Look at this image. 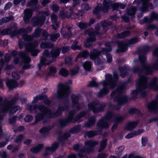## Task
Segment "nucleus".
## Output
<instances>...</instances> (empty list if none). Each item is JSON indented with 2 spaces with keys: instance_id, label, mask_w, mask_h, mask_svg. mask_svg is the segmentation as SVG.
Here are the masks:
<instances>
[{
  "instance_id": "1",
  "label": "nucleus",
  "mask_w": 158,
  "mask_h": 158,
  "mask_svg": "<svg viewBox=\"0 0 158 158\" xmlns=\"http://www.w3.org/2000/svg\"><path fill=\"white\" fill-rule=\"evenodd\" d=\"M148 80V78L145 75L142 74L139 75L138 81L136 83V90H133L131 92L133 96L132 97L133 100L136 99L139 93L143 97L146 96V93L145 90L148 88L153 89L155 91L158 90L157 78L153 77L149 83L147 82Z\"/></svg>"
},
{
  "instance_id": "2",
  "label": "nucleus",
  "mask_w": 158,
  "mask_h": 158,
  "mask_svg": "<svg viewBox=\"0 0 158 158\" xmlns=\"http://www.w3.org/2000/svg\"><path fill=\"white\" fill-rule=\"evenodd\" d=\"M19 100V98L15 96L10 100H4L3 106L0 110V112L2 113H7L9 111L11 114L15 113L20 108L19 106L15 105Z\"/></svg>"
},
{
  "instance_id": "3",
  "label": "nucleus",
  "mask_w": 158,
  "mask_h": 158,
  "mask_svg": "<svg viewBox=\"0 0 158 158\" xmlns=\"http://www.w3.org/2000/svg\"><path fill=\"white\" fill-rule=\"evenodd\" d=\"M46 108L40 111L41 112L35 114V121L31 123V125L36 124L41 121H43V123H45L47 122L48 118H54L51 109L46 107Z\"/></svg>"
},
{
  "instance_id": "4",
  "label": "nucleus",
  "mask_w": 158,
  "mask_h": 158,
  "mask_svg": "<svg viewBox=\"0 0 158 158\" xmlns=\"http://www.w3.org/2000/svg\"><path fill=\"white\" fill-rule=\"evenodd\" d=\"M140 39L137 36L131 38L127 41H117L115 43L117 45V53H123L127 51L128 47L131 45L136 44L140 41Z\"/></svg>"
},
{
  "instance_id": "5",
  "label": "nucleus",
  "mask_w": 158,
  "mask_h": 158,
  "mask_svg": "<svg viewBox=\"0 0 158 158\" xmlns=\"http://www.w3.org/2000/svg\"><path fill=\"white\" fill-rule=\"evenodd\" d=\"M105 78V81H102L100 83L102 85L103 87L97 93V96L99 98H103L109 92V89L107 86H110L114 85L113 83H110L112 79L111 74L108 73L106 74Z\"/></svg>"
},
{
  "instance_id": "6",
  "label": "nucleus",
  "mask_w": 158,
  "mask_h": 158,
  "mask_svg": "<svg viewBox=\"0 0 158 158\" xmlns=\"http://www.w3.org/2000/svg\"><path fill=\"white\" fill-rule=\"evenodd\" d=\"M56 98L60 100L63 99L64 97H69L70 92V87L68 84L62 83L58 84Z\"/></svg>"
},
{
  "instance_id": "7",
  "label": "nucleus",
  "mask_w": 158,
  "mask_h": 158,
  "mask_svg": "<svg viewBox=\"0 0 158 158\" xmlns=\"http://www.w3.org/2000/svg\"><path fill=\"white\" fill-rule=\"evenodd\" d=\"M89 110L94 113L96 114L103 111L106 106L105 102H100L96 101H93L87 105Z\"/></svg>"
},
{
  "instance_id": "8",
  "label": "nucleus",
  "mask_w": 158,
  "mask_h": 158,
  "mask_svg": "<svg viewBox=\"0 0 158 158\" xmlns=\"http://www.w3.org/2000/svg\"><path fill=\"white\" fill-rule=\"evenodd\" d=\"M51 57L50 52L47 49L45 50L43 52V56L41 57L40 63L38 64V69L39 71H40L42 66L49 65L51 63L53 62L52 60L47 61Z\"/></svg>"
},
{
  "instance_id": "9",
  "label": "nucleus",
  "mask_w": 158,
  "mask_h": 158,
  "mask_svg": "<svg viewBox=\"0 0 158 158\" xmlns=\"http://www.w3.org/2000/svg\"><path fill=\"white\" fill-rule=\"evenodd\" d=\"M75 114V111L71 110L68 112V117L65 118H61L59 120L58 123L60 126L62 128L66 127L67 124L74 123L73 117Z\"/></svg>"
},
{
  "instance_id": "10",
  "label": "nucleus",
  "mask_w": 158,
  "mask_h": 158,
  "mask_svg": "<svg viewBox=\"0 0 158 158\" xmlns=\"http://www.w3.org/2000/svg\"><path fill=\"white\" fill-rule=\"evenodd\" d=\"M67 97H64L63 99L62 100H64L65 101L63 103L64 106H59L57 108L56 112H53L52 111V114L54 118L61 116L63 112L66 111L69 109V107L68 105V102L66 99Z\"/></svg>"
},
{
  "instance_id": "11",
  "label": "nucleus",
  "mask_w": 158,
  "mask_h": 158,
  "mask_svg": "<svg viewBox=\"0 0 158 158\" xmlns=\"http://www.w3.org/2000/svg\"><path fill=\"white\" fill-rule=\"evenodd\" d=\"M148 112L158 113V94L156 100H153L148 102L146 105Z\"/></svg>"
},
{
  "instance_id": "12",
  "label": "nucleus",
  "mask_w": 158,
  "mask_h": 158,
  "mask_svg": "<svg viewBox=\"0 0 158 158\" xmlns=\"http://www.w3.org/2000/svg\"><path fill=\"white\" fill-rule=\"evenodd\" d=\"M114 102L117 103V108L120 109L122 106L128 102V98L126 95L118 94L114 97Z\"/></svg>"
},
{
  "instance_id": "13",
  "label": "nucleus",
  "mask_w": 158,
  "mask_h": 158,
  "mask_svg": "<svg viewBox=\"0 0 158 158\" xmlns=\"http://www.w3.org/2000/svg\"><path fill=\"white\" fill-rule=\"evenodd\" d=\"M85 144L89 147L87 148H83L79 149L78 153H83L86 152L87 153L91 152L93 151V148L98 144V142L97 141H94L91 140H89L86 141Z\"/></svg>"
},
{
  "instance_id": "14",
  "label": "nucleus",
  "mask_w": 158,
  "mask_h": 158,
  "mask_svg": "<svg viewBox=\"0 0 158 158\" xmlns=\"http://www.w3.org/2000/svg\"><path fill=\"white\" fill-rule=\"evenodd\" d=\"M35 10V8L32 7L30 9H26L24 11V16L23 17V20L25 24L29 23L30 19L32 15V12Z\"/></svg>"
},
{
  "instance_id": "15",
  "label": "nucleus",
  "mask_w": 158,
  "mask_h": 158,
  "mask_svg": "<svg viewBox=\"0 0 158 158\" xmlns=\"http://www.w3.org/2000/svg\"><path fill=\"white\" fill-rule=\"evenodd\" d=\"M45 22V18L43 16H36L32 18L31 23L34 27L42 26Z\"/></svg>"
},
{
  "instance_id": "16",
  "label": "nucleus",
  "mask_w": 158,
  "mask_h": 158,
  "mask_svg": "<svg viewBox=\"0 0 158 158\" xmlns=\"http://www.w3.org/2000/svg\"><path fill=\"white\" fill-rule=\"evenodd\" d=\"M98 130L101 134L104 128L107 129L109 127V125L106 120L103 118L100 119L97 123Z\"/></svg>"
},
{
  "instance_id": "17",
  "label": "nucleus",
  "mask_w": 158,
  "mask_h": 158,
  "mask_svg": "<svg viewBox=\"0 0 158 158\" xmlns=\"http://www.w3.org/2000/svg\"><path fill=\"white\" fill-rule=\"evenodd\" d=\"M89 35V37L87 38L85 41L84 42V46L86 48L91 47L93 44V43L96 40L95 36L89 32H86Z\"/></svg>"
},
{
  "instance_id": "18",
  "label": "nucleus",
  "mask_w": 158,
  "mask_h": 158,
  "mask_svg": "<svg viewBox=\"0 0 158 158\" xmlns=\"http://www.w3.org/2000/svg\"><path fill=\"white\" fill-rule=\"evenodd\" d=\"M27 110L30 112H32L33 110L38 109L40 111H42L44 109H46V106L43 105L35 104L33 105L27 104L26 106Z\"/></svg>"
},
{
  "instance_id": "19",
  "label": "nucleus",
  "mask_w": 158,
  "mask_h": 158,
  "mask_svg": "<svg viewBox=\"0 0 158 158\" xmlns=\"http://www.w3.org/2000/svg\"><path fill=\"white\" fill-rule=\"evenodd\" d=\"M6 85L9 90H12L18 86L17 81L13 79L7 78L5 81Z\"/></svg>"
},
{
  "instance_id": "20",
  "label": "nucleus",
  "mask_w": 158,
  "mask_h": 158,
  "mask_svg": "<svg viewBox=\"0 0 158 158\" xmlns=\"http://www.w3.org/2000/svg\"><path fill=\"white\" fill-rule=\"evenodd\" d=\"M149 0H146V1L142 2L140 10L142 12L148 11L149 9H153V6L151 2H149Z\"/></svg>"
},
{
  "instance_id": "21",
  "label": "nucleus",
  "mask_w": 158,
  "mask_h": 158,
  "mask_svg": "<svg viewBox=\"0 0 158 158\" xmlns=\"http://www.w3.org/2000/svg\"><path fill=\"white\" fill-rule=\"evenodd\" d=\"M102 53L103 54L102 49L100 51L98 50L97 48H94L89 53L90 59L91 60H95L96 58L99 57Z\"/></svg>"
},
{
  "instance_id": "22",
  "label": "nucleus",
  "mask_w": 158,
  "mask_h": 158,
  "mask_svg": "<svg viewBox=\"0 0 158 158\" xmlns=\"http://www.w3.org/2000/svg\"><path fill=\"white\" fill-rule=\"evenodd\" d=\"M125 87L126 86L124 84H121L116 89L112 91L110 95L111 99H113L114 100V97L116 95V94L117 93L122 92Z\"/></svg>"
},
{
  "instance_id": "23",
  "label": "nucleus",
  "mask_w": 158,
  "mask_h": 158,
  "mask_svg": "<svg viewBox=\"0 0 158 158\" xmlns=\"http://www.w3.org/2000/svg\"><path fill=\"white\" fill-rule=\"evenodd\" d=\"M114 43V42L113 40L110 41H107L106 43L105 46L106 48H102V52H103V54H105L112 51V48L111 44Z\"/></svg>"
},
{
  "instance_id": "24",
  "label": "nucleus",
  "mask_w": 158,
  "mask_h": 158,
  "mask_svg": "<svg viewBox=\"0 0 158 158\" xmlns=\"http://www.w3.org/2000/svg\"><path fill=\"white\" fill-rule=\"evenodd\" d=\"M71 99L73 106L76 107V109L77 110H79L81 109V107L79 103V99L78 97L76 95L74 94L71 96Z\"/></svg>"
},
{
  "instance_id": "25",
  "label": "nucleus",
  "mask_w": 158,
  "mask_h": 158,
  "mask_svg": "<svg viewBox=\"0 0 158 158\" xmlns=\"http://www.w3.org/2000/svg\"><path fill=\"white\" fill-rule=\"evenodd\" d=\"M61 52L60 48H57L52 49L50 52L51 57L52 58V61L54 62V60L57 58L60 55Z\"/></svg>"
},
{
  "instance_id": "26",
  "label": "nucleus",
  "mask_w": 158,
  "mask_h": 158,
  "mask_svg": "<svg viewBox=\"0 0 158 158\" xmlns=\"http://www.w3.org/2000/svg\"><path fill=\"white\" fill-rule=\"evenodd\" d=\"M112 4V1L111 0H104L103 2L102 11L105 13L107 12L109 10L110 7Z\"/></svg>"
},
{
  "instance_id": "27",
  "label": "nucleus",
  "mask_w": 158,
  "mask_h": 158,
  "mask_svg": "<svg viewBox=\"0 0 158 158\" xmlns=\"http://www.w3.org/2000/svg\"><path fill=\"white\" fill-rule=\"evenodd\" d=\"M88 114V112L87 110L81 111L75 116V114L73 117L74 122H78L81 118L86 116Z\"/></svg>"
},
{
  "instance_id": "28",
  "label": "nucleus",
  "mask_w": 158,
  "mask_h": 158,
  "mask_svg": "<svg viewBox=\"0 0 158 158\" xmlns=\"http://www.w3.org/2000/svg\"><path fill=\"white\" fill-rule=\"evenodd\" d=\"M143 129H139L137 131H133L131 132L128 133L125 137L127 139H130L136 135H140L143 132Z\"/></svg>"
},
{
  "instance_id": "29",
  "label": "nucleus",
  "mask_w": 158,
  "mask_h": 158,
  "mask_svg": "<svg viewBox=\"0 0 158 158\" xmlns=\"http://www.w3.org/2000/svg\"><path fill=\"white\" fill-rule=\"evenodd\" d=\"M100 26L101 24L100 23H97L95 27V30L93 31H90L89 30H87L85 31V32H89L95 36L96 35H102V33L100 31Z\"/></svg>"
},
{
  "instance_id": "30",
  "label": "nucleus",
  "mask_w": 158,
  "mask_h": 158,
  "mask_svg": "<svg viewBox=\"0 0 158 158\" xmlns=\"http://www.w3.org/2000/svg\"><path fill=\"white\" fill-rule=\"evenodd\" d=\"M96 121V118L92 116L88 119L87 122L85 124L84 126L88 128L93 127L95 124Z\"/></svg>"
},
{
  "instance_id": "31",
  "label": "nucleus",
  "mask_w": 158,
  "mask_h": 158,
  "mask_svg": "<svg viewBox=\"0 0 158 158\" xmlns=\"http://www.w3.org/2000/svg\"><path fill=\"white\" fill-rule=\"evenodd\" d=\"M130 34L131 32L130 31L127 30L120 33H118L115 36V37L118 39H123L126 37H128Z\"/></svg>"
},
{
  "instance_id": "32",
  "label": "nucleus",
  "mask_w": 158,
  "mask_h": 158,
  "mask_svg": "<svg viewBox=\"0 0 158 158\" xmlns=\"http://www.w3.org/2000/svg\"><path fill=\"white\" fill-rule=\"evenodd\" d=\"M141 69L144 71L145 74L148 75L152 74L155 70L152 67V64L151 66H147L146 64L145 65L141 67Z\"/></svg>"
},
{
  "instance_id": "33",
  "label": "nucleus",
  "mask_w": 158,
  "mask_h": 158,
  "mask_svg": "<svg viewBox=\"0 0 158 158\" xmlns=\"http://www.w3.org/2000/svg\"><path fill=\"white\" fill-rule=\"evenodd\" d=\"M138 124L137 122L130 121L126 125L125 129L129 131H131L134 129Z\"/></svg>"
},
{
  "instance_id": "34",
  "label": "nucleus",
  "mask_w": 158,
  "mask_h": 158,
  "mask_svg": "<svg viewBox=\"0 0 158 158\" xmlns=\"http://www.w3.org/2000/svg\"><path fill=\"white\" fill-rule=\"evenodd\" d=\"M44 145L43 144H38L37 145L30 149V151L34 154H36L39 153L43 148Z\"/></svg>"
},
{
  "instance_id": "35",
  "label": "nucleus",
  "mask_w": 158,
  "mask_h": 158,
  "mask_svg": "<svg viewBox=\"0 0 158 158\" xmlns=\"http://www.w3.org/2000/svg\"><path fill=\"white\" fill-rule=\"evenodd\" d=\"M101 134L98 130L97 131L90 130L85 132V136H87L89 138H91L95 136Z\"/></svg>"
},
{
  "instance_id": "36",
  "label": "nucleus",
  "mask_w": 158,
  "mask_h": 158,
  "mask_svg": "<svg viewBox=\"0 0 158 158\" xmlns=\"http://www.w3.org/2000/svg\"><path fill=\"white\" fill-rule=\"evenodd\" d=\"M119 69L120 73V76L122 78H124L128 75L129 69L125 65L119 68Z\"/></svg>"
},
{
  "instance_id": "37",
  "label": "nucleus",
  "mask_w": 158,
  "mask_h": 158,
  "mask_svg": "<svg viewBox=\"0 0 158 158\" xmlns=\"http://www.w3.org/2000/svg\"><path fill=\"white\" fill-rule=\"evenodd\" d=\"M51 128L49 126H47L41 127L39 130V132L42 135L46 136L49 133Z\"/></svg>"
},
{
  "instance_id": "38",
  "label": "nucleus",
  "mask_w": 158,
  "mask_h": 158,
  "mask_svg": "<svg viewBox=\"0 0 158 158\" xmlns=\"http://www.w3.org/2000/svg\"><path fill=\"white\" fill-rule=\"evenodd\" d=\"M59 143L56 142H55L52 145L51 147H45L46 150L48 151L54 152L58 149Z\"/></svg>"
},
{
  "instance_id": "39",
  "label": "nucleus",
  "mask_w": 158,
  "mask_h": 158,
  "mask_svg": "<svg viewBox=\"0 0 158 158\" xmlns=\"http://www.w3.org/2000/svg\"><path fill=\"white\" fill-rule=\"evenodd\" d=\"M71 136V135L69 131V132H66L64 133L62 136L58 137L57 140L58 141L61 142L70 137Z\"/></svg>"
},
{
  "instance_id": "40",
  "label": "nucleus",
  "mask_w": 158,
  "mask_h": 158,
  "mask_svg": "<svg viewBox=\"0 0 158 158\" xmlns=\"http://www.w3.org/2000/svg\"><path fill=\"white\" fill-rule=\"evenodd\" d=\"M114 113L112 111L108 110L106 113L103 118L106 120H110L113 118Z\"/></svg>"
},
{
  "instance_id": "41",
  "label": "nucleus",
  "mask_w": 158,
  "mask_h": 158,
  "mask_svg": "<svg viewBox=\"0 0 158 158\" xmlns=\"http://www.w3.org/2000/svg\"><path fill=\"white\" fill-rule=\"evenodd\" d=\"M89 56V53L86 50H83L80 52L77 55V58H82L84 59Z\"/></svg>"
},
{
  "instance_id": "42",
  "label": "nucleus",
  "mask_w": 158,
  "mask_h": 158,
  "mask_svg": "<svg viewBox=\"0 0 158 158\" xmlns=\"http://www.w3.org/2000/svg\"><path fill=\"white\" fill-rule=\"evenodd\" d=\"M40 47L41 48H52L53 47V44L50 42H42Z\"/></svg>"
},
{
  "instance_id": "43",
  "label": "nucleus",
  "mask_w": 158,
  "mask_h": 158,
  "mask_svg": "<svg viewBox=\"0 0 158 158\" xmlns=\"http://www.w3.org/2000/svg\"><path fill=\"white\" fill-rule=\"evenodd\" d=\"M81 128V127L80 125H77L71 128L69 130V133L72 134H76L80 132Z\"/></svg>"
},
{
  "instance_id": "44",
  "label": "nucleus",
  "mask_w": 158,
  "mask_h": 158,
  "mask_svg": "<svg viewBox=\"0 0 158 158\" xmlns=\"http://www.w3.org/2000/svg\"><path fill=\"white\" fill-rule=\"evenodd\" d=\"M39 43L36 40L29 42H28L27 45L28 49H31L35 48L38 46Z\"/></svg>"
},
{
  "instance_id": "45",
  "label": "nucleus",
  "mask_w": 158,
  "mask_h": 158,
  "mask_svg": "<svg viewBox=\"0 0 158 158\" xmlns=\"http://www.w3.org/2000/svg\"><path fill=\"white\" fill-rule=\"evenodd\" d=\"M147 19L149 20L150 23L152 22L154 20H158V14L154 11H153L150 14V17H148Z\"/></svg>"
},
{
  "instance_id": "46",
  "label": "nucleus",
  "mask_w": 158,
  "mask_h": 158,
  "mask_svg": "<svg viewBox=\"0 0 158 158\" xmlns=\"http://www.w3.org/2000/svg\"><path fill=\"white\" fill-rule=\"evenodd\" d=\"M136 11V7L133 6L127 10V13L128 16L132 17L135 15Z\"/></svg>"
},
{
  "instance_id": "47",
  "label": "nucleus",
  "mask_w": 158,
  "mask_h": 158,
  "mask_svg": "<svg viewBox=\"0 0 158 158\" xmlns=\"http://www.w3.org/2000/svg\"><path fill=\"white\" fill-rule=\"evenodd\" d=\"M139 58L141 66L145 65L147 57L144 55L139 54Z\"/></svg>"
},
{
  "instance_id": "48",
  "label": "nucleus",
  "mask_w": 158,
  "mask_h": 158,
  "mask_svg": "<svg viewBox=\"0 0 158 158\" xmlns=\"http://www.w3.org/2000/svg\"><path fill=\"white\" fill-rule=\"evenodd\" d=\"M128 113L131 115H132L134 114H139L141 112L140 110L135 108H130L128 110Z\"/></svg>"
},
{
  "instance_id": "49",
  "label": "nucleus",
  "mask_w": 158,
  "mask_h": 158,
  "mask_svg": "<svg viewBox=\"0 0 158 158\" xmlns=\"http://www.w3.org/2000/svg\"><path fill=\"white\" fill-rule=\"evenodd\" d=\"M91 64L89 61H86L82 64L84 69L86 71H89L91 70Z\"/></svg>"
},
{
  "instance_id": "50",
  "label": "nucleus",
  "mask_w": 158,
  "mask_h": 158,
  "mask_svg": "<svg viewBox=\"0 0 158 158\" xmlns=\"http://www.w3.org/2000/svg\"><path fill=\"white\" fill-rule=\"evenodd\" d=\"M150 49V47L149 46L146 45L143 48L139 50L138 51V53L141 54H145L148 52Z\"/></svg>"
},
{
  "instance_id": "51",
  "label": "nucleus",
  "mask_w": 158,
  "mask_h": 158,
  "mask_svg": "<svg viewBox=\"0 0 158 158\" xmlns=\"http://www.w3.org/2000/svg\"><path fill=\"white\" fill-rule=\"evenodd\" d=\"M150 49V47L149 46L146 45L143 48L139 50L138 51V53L141 54H145L148 52Z\"/></svg>"
},
{
  "instance_id": "52",
  "label": "nucleus",
  "mask_w": 158,
  "mask_h": 158,
  "mask_svg": "<svg viewBox=\"0 0 158 158\" xmlns=\"http://www.w3.org/2000/svg\"><path fill=\"white\" fill-rule=\"evenodd\" d=\"M112 80L110 83H113L114 85H110L111 87H114L115 85V82L117 81L119 79L118 76L116 73H114L113 74V78L112 76Z\"/></svg>"
},
{
  "instance_id": "53",
  "label": "nucleus",
  "mask_w": 158,
  "mask_h": 158,
  "mask_svg": "<svg viewBox=\"0 0 158 158\" xmlns=\"http://www.w3.org/2000/svg\"><path fill=\"white\" fill-rule=\"evenodd\" d=\"M32 30V27L28 26L26 29L23 28L19 29V31L22 32V34H27L28 32H31Z\"/></svg>"
},
{
  "instance_id": "54",
  "label": "nucleus",
  "mask_w": 158,
  "mask_h": 158,
  "mask_svg": "<svg viewBox=\"0 0 158 158\" xmlns=\"http://www.w3.org/2000/svg\"><path fill=\"white\" fill-rule=\"evenodd\" d=\"M22 36L24 38V40L27 41L28 43L32 41L33 39L35 38L32 34L31 35H27V34H24L22 35Z\"/></svg>"
},
{
  "instance_id": "55",
  "label": "nucleus",
  "mask_w": 158,
  "mask_h": 158,
  "mask_svg": "<svg viewBox=\"0 0 158 158\" xmlns=\"http://www.w3.org/2000/svg\"><path fill=\"white\" fill-rule=\"evenodd\" d=\"M22 36L24 38V40L27 41L28 43L32 41L33 39L35 38L32 34L31 35H27V34H24L22 35Z\"/></svg>"
},
{
  "instance_id": "56",
  "label": "nucleus",
  "mask_w": 158,
  "mask_h": 158,
  "mask_svg": "<svg viewBox=\"0 0 158 158\" xmlns=\"http://www.w3.org/2000/svg\"><path fill=\"white\" fill-rule=\"evenodd\" d=\"M69 74L68 70L64 68H61L59 72V75L64 77H67Z\"/></svg>"
},
{
  "instance_id": "57",
  "label": "nucleus",
  "mask_w": 158,
  "mask_h": 158,
  "mask_svg": "<svg viewBox=\"0 0 158 158\" xmlns=\"http://www.w3.org/2000/svg\"><path fill=\"white\" fill-rule=\"evenodd\" d=\"M42 29L40 28H36L35 31L32 34L35 38H38L40 37V35L42 33Z\"/></svg>"
},
{
  "instance_id": "58",
  "label": "nucleus",
  "mask_w": 158,
  "mask_h": 158,
  "mask_svg": "<svg viewBox=\"0 0 158 158\" xmlns=\"http://www.w3.org/2000/svg\"><path fill=\"white\" fill-rule=\"evenodd\" d=\"M77 26L81 30H85L89 27L86 23L82 22H79Z\"/></svg>"
},
{
  "instance_id": "59",
  "label": "nucleus",
  "mask_w": 158,
  "mask_h": 158,
  "mask_svg": "<svg viewBox=\"0 0 158 158\" xmlns=\"http://www.w3.org/2000/svg\"><path fill=\"white\" fill-rule=\"evenodd\" d=\"M28 51L31 53V55L33 56H36L40 52V51L35 48L29 49Z\"/></svg>"
},
{
  "instance_id": "60",
  "label": "nucleus",
  "mask_w": 158,
  "mask_h": 158,
  "mask_svg": "<svg viewBox=\"0 0 158 158\" xmlns=\"http://www.w3.org/2000/svg\"><path fill=\"white\" fill-rule=\"evenodd\" d=\"M49 70V72L48 73V76H53L57 72L56 69L54 66H50Z\"/></svg>"
},
{
  "instance_id": "61",
  "label": "nucleus",
  "mask_w": 158,
  "mask_h": 158,
  "mask_svg": "<svg viewBox=\"0 0 158 158\" xmlns=\"http://www.w3.org/2000/svg\"><path fill=\"white\" fill-rule=\"evenodd\" d=\"M60 34L58 33H53L50 35V39L52 41L55 42L60 38Z\"/></svg>"
},
{
  "instance_id": "62",
  "label": "nucleus",
  "mask_w": 158,
  "mask_h": 158,
  "mask_svg": "<svg viewBox=\"0 0 158 158\" xmlns=\"http://www.w3.org/2000/svg\"><path fill=\"white\" fill-rule=\"evenodd\" d=\"M44 95L40 94L36 96L34 98V100L32 102V103H35L37 102L39 100H43Z\"/></svg>"
},
{
  "instance_id": "63",
  "label": "nucleus",
  "mask_w": 158,
  "mask_h": 158,
  "mask_svg": "<svg viewBox=\"0 0 158 158\" xmlns=\"http://www.w3.org/2000/svg\"><path fill=\"white\" fill-rule=\"evenodd\" d=\"M14 132L16 133L17 132H21L24 131L25 130L24 127L22 126H19L17 127H13V128Z\"/></svg>"
},
{
  "instance_id": "64",
  "label": "nucleus",
  "mask_w": 158,
  "mask_h": 158,
  "mask_svg": "<svg viewBox=\"0 0 158 158\" xmlns=\"http://www.w3.org/2000/svg\"><path fill=\"white\" fill-rule=\"evenodd\" d=\"M18 117L17 116L15 115L12 117L11 118L9 119V123L11 125L15 124L16 123Z\"/></svg>"
}]
</instances>
